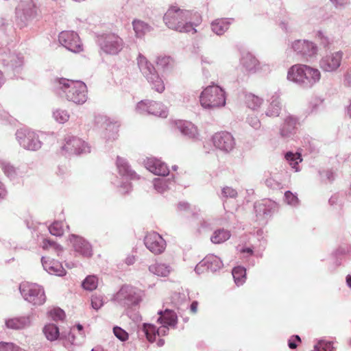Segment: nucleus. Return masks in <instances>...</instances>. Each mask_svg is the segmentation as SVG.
Returning <instances> with one entry per match:
<instances>
[{
	"mask_svg": "<svg viewBox=\"0 0 351 351\" xmlns=\"http://www.w3.org/2000/svg\"><path fill=\"white\" fill-rule=\"evenodd\" d=\"M41 262L43 269L49 274L58 276L66 275V270L60 262L47 257H42Z\"/></svg>",
	"mask_w": 351,
	"mask_h": 351,
	"instance_id": "obj_26",
	"label": "nucleus"
},
{
	"mask_svg": "<svg viewBox=\"0 0 351 351\" xmlns=\"http://www.w3.org/2000/svg\"><path fill=\"white\" fill-rule=\"evenodd\" d=\"M18 348L13 343L0 342V351H16Z\"/></svg>",
	"mask_w": 351,
	"mask_h": 351,
	"instance_id": "obj_59",
	"label": "nucleus"
},
{
	"mask_svg": "<svg viewBox=\"0 0 351 351\" xmlns=\"http://www.w3.org/2000/svg\"><path fill=\"white\" fill-rule=\"evenodd\" d=\"M104 305L103 298L101 295H93L91 306L95 310H99Z\"/></svg>",
	"mask_w": 351,
	"mask_h": 351,
	"instance_id": "obj_57",
	"label": "nucleus"
},
{
	"mask_svg": "<svg viewBox=\"0 0 351 351\" xmlns=\"http://www.w3.org/2000/svg\"><path fill=\"white\" fill-rule=\"evenodd\" d=\"M69 241L77 255L84 258H90L93 256V246L85 238L71 234L69 237Z\"/></svg>",
	"mask_w": 351,
	"mask_h": 351,
	"instance_id": "obj_15",
	"label": "nucleus"
},
{
	"mask_svg": "<svg viewBox=\"0 0 351 351\" xmlns=\"http://www.w3.org/2000/svg\"><path fill=\"white\" fill-rule=\"evenodd\" d=\"M59 43L66 49L74 53L82 51V45L78 34L73 31H63L58 36Z\"/></svg>",
	"mask_w": 351,
	"mask_h": 351,
	"instance_id": "obj_16",
	"label": "nucleus"
},
{
	"mask_svg": "<svg viewBox=\"0 0 351 351\" xmlns=\"http://www.w3.org/2000/svg\"><path fill=\"white\" fill-rule=\"evenodd\" d=\"M232 21V19L228 18L216 19L210 24L211 30L217 36H221L229 29Z\"/></svg>",
	"mask_w": 351,
	"mask_h": 351,
	"instance_id": "obj_32",
	"label": "nucleus"
},
{
	"mask_svg": "<svg viewBox=\"0 0 351 351\" xmlns=\"http://www.w3.org/2000/svg\"><path fill=\"white\" fill-rule=\"evenodd\" d=\"M101 119H105L104 123L105 130L102 133L103 138L106 141H114L117 138L118 136V125L110 121L106 117H101Z\"/></svg>",
	"mask_w": 351,
	"mask_h": 351,
	"instance_id": "obj_33",
	"label": "nucleus"
},
{
	"mask_svg": "<svg viewBox=\"0 0 351 351\" xmlns=\"http://www.w3.org/2000/svg\"><path fill=\"white\" fill-rule=\"evenodd\" d=\"M177 128L189 138L196 139L198 136L197 127L191 122L179 120L176 122Z\"/></svg>",
	"mask_w": 351,
	"mask_h": 351,
	"instance_id": "obj_30",
	"label": "nucleus"
},
{
	"mask_svg": "<svg viewBox=\"0 0 351 351\" xmlns=\"http://www.w3.org/2000/svg\"><path fill=\"white\" fill-rule=\"evenodd\" d=\"M344 83L348 86H351V67L348 70L344 75Z\"/></svg>",
	"mask_w": 351,
	"mask_h": 351,
	"instance_id": "obj_64",
	"label": "nucleus"
},
{
	"mask_svg": "<svg viewBox=\"0 0 351 351\" xmlns=\"http://www.w3.org/2000/svg\"><path fill=\"white\" fill-rule=\"evenodd\" d=\"M276 208V204L269 199H263L256 202L254 206L258 220L270 217Z\"/></svg>",
	"mask_w": 351,
	"mask_h": 351,
	"instance_id": "obj_22",
	"label": "nucleus"
},
{
	"mask_svg": "<svg viewBox=\"0 0 351 351\" xmlns=\"http://www.w3.org/2000/svg\"><path fill=\"white\" fill-rule=\"evenodd\" d=\"M202 260L203 264L206 265V270L213 273L219 271L223 266L220 258L214 254H208Z\"/></svg>",
	"mask_w": 351,
	"mask_h": 351,
	"instance_id": "obj_34",
	"label": "nucleus"
},
{
	"mask_svg": "<svg viewBox=\"0 0 351 351\" xmlns=\"http://www.w3.org/2000/svg\"><path fill=\"white\" fill-rule=\"evenodd\" d=\"M169 326L161 324L158 328L152 324H143L141 331L145 335L147 340L150 342L155 341L156 336H165L169 332Z\"/></svg>",
	"mask_w": 351,
	"mask_h": 351,
	"instance_id": "obj_23",
	"label": "nucleus"
},
{
	"mask_svg": "<svg viewBox=\"0 0 351 351\" xmlns=\"http://www.w3.org/2000/svg\"><path fill=\"white\" fill-rule=\"evenodd\" d=\"M231 237L229 230L224 228L215 230L210 237V241L214 244H221L228 240Z\"/></svg>",
	"mask_w": 351,
	"mask_h": 351,
	"instance_id": "obj_37",
	"label": "nucleus"
},
{
	"mask_svg": "<svg viewBox=\"0 0 351 351\" xmlns=\"http://www.w3.org/2000/svg\"><path fill=\"white\" fill-rule=\"evenodd\" d=\"M343 53L341 51L326 53L319 60L320 69L325 72H335L341 66Z\"/></svg>",
	"mask_w": 351,
	"mask_h": 351,
	"instance_id": "obj_18",
	"label": "nucleus"
},
{
	"mask_svg": "<svg viewBox=\"0 0 351 351\" xmlns=\"http://www.w3.org/2000/svg\"><path fill=\"white\" fill-rule=\"evenodd\" d=\"M234 282L237 286L242 285L246 280V269L243 267H234L232 271Z\"/></svg>",
	"mask_w": 351,
	"mask_h": 351,
	"instance_id": "obj_42",
	"label": "nucleus"
},
{
	"mask_svg": "<svg viewBox=\"0 0 351 351\" xmlns=\"http://www.w3.org/2000/svg\"><path fill=\"white\" fill-rule=\"evenodd\" d=\"M49 231L51 234L56 237H61L63 235V223L60 221H56L49 226Z\"/></svg>",
	"mask_w": 351,
	"mask_h": 351,
	"instance_id": "obj_47",
	"label": "nucleus"
},
{
	"mask_svg": "<svg viewBox=\"0 0 351 351\" xmlns=\"http://www.w3.org/2000/svg\"><path fill=\"white\" fill-rule=\"evenodd\" d=\"M240 62L243 67L249 72H255L258 64V60L250 53H243Z\"/></svg>",
	"mask_w": 351,
	"mask_h": 351,
	"instance_id": "obj_35",
	"label": "nucleus"
},
{
	"mask_svg": "<svg viewBox=\"0 0 351 351\" xmlns=\"http://www.w3.org/2000/svg\"><path fill=\"white\" fill-rule=\"evenodd\" d=\"M132 26L136 36L138 38H143L145 34L153 30V27L149 24L141 20L134 19L132 21Z\"/></svg>",
	"mask_w": 351,
	"mask_h": 351,
	"instance_id": "obj_36",
	"label": "nucleus"
},
{
	"mask_svg": "<svg viewBox=\"0 0 351 351\" xmlns=\"http://www.w3.org/2000/svg\"><path fill=\"white\" fill-rule=\"evenodd\" d=\"M298 117L288 114L283 119V122L280 127V135L284 138H292L297 132L298 126L300 125Z\"/></svg>",
	"mask_w": 351,
	"mask_h": 351,
	"instance_id": "obj_21",
	"label": "nucleus"
},
{
	"mask_svg": "<svg viewBox=\"0 0 351 351\" xmlns=\"http://www.w3.org/2000/svg\"><path fill=\"white\" fill-rule=\"evenodd\" d=\"M49 315L54 321H62L65 317L64 311L59 307L53 308L49 311Z\"/></svg>",
	"mask_w": 351,
	"mask_h": 351,
	"instance_id": "obj_49",
	"label": "nucleus"
},
{
	"mask_svg": "<svg viewBox=\"0 0 351 351\" xmlns=\"http://www.w3.org/2000/svg\"><path fill=\"white\" fill-rule=\"evenodd\" d=\"M320 178L323 182H331L335 180V173L332 171L326 169L319 171Z\"/></svg>",
	"mask_w": 351,
	"mask_h": 351,
	"instance_id": "obj_52",
	"label": "nucleus"
},
{
	"mask_svg": "<svg viewBox=\"0 0 351 351\" xmlns=\"http://www.w3.org/2000/svg\"><path fill=\"white\" fill-rule=\"evenodd\" d=\"M323 101L319 98L313 99L309 104L311 108V112H315L318 110L319 106L322 105Z\"/></svg>",
	"mask_w": 351,
	"mask_h": 351,
	"instance_id": "obj_60",
	"label": "nucleus"
},
{
	"mask_svg": "<svg viewBox=\"0 0 351 351\" xmlns=\"http://www.w3.org/2000/svg\"><path fill=\"white\" fill-rule=\"evenodd\" d=\"M142 291L132 285H124L113 295V300L120 306L131 308L142 301Z\"/></svg>",
	"mask_w": 351,
	"mask_h": 351,
	"instance_id": "obj_6",
	"label": "nucleus"
},
{
	"mask_svg": "<svg viewBox=\"0 0 351 351\" xmlns=\"http://www.w3.org/2000/svg\"><path fill=\"white\" fill-rule=\"evenodd\" d=\"M98 285V279L95 276H88L82 282V287L88 291L95 290Z\"/></svg>",
	"mask_w": 351,
	"mask_h": 351,
	"instance_id": "obj_46",
	"label": "nucleus"
},
{
	"mask_svg": "<svg viewBox=\"0 0 351 351\" xmlns=\"http://www.w3.org/2000/svg\"><path fill=\"white\" fill-rule=\"evenodd\" d=\"M113 333L114 336L121 341H125L128 339V333L119 326H114L113 328Z\"/></svg>",
	"mask_w": 351,
	"mask_h": 351,
	"instance_id": "obj_53",
	"label": "nucleus"
},
{
	"mask_svg": "<svg viewBox=\"0 0 351 351\" xmlns=\"http://www.w3.org/2000/svg\"><path fill=\"white\" fill-rule=\"evenodd\" d=\"M246 121L254 130H258L261 127V121L256 116H248Z\"/></svg>",
	"mask_w": 351,
	"mask_h": 351,
	"instance_id": "obj_58",
	"label": "nucleus"
},
{
	"mask_svg": "<svg viewBox=\"0 0 351 351\" xmlns=\"http://www.w3.org/2000/svg\"><path fill=\"white\" fill-rule=\"evenodd\" d=\"M137 64L143 76L150 84L152 88L158 93H162L165 88V84L154 65L141 53L138 56Z\"/></svg>",
	"mask_w": 351,
	"mask_h": 351,
	"instance_id": "obj_5",
	"label": "nucleus"
},
{
	"mask_svg": "<svg viewBox=\"0 0 351 351\" xmlns=\"http://www.w3.org/2000/svg\"><path fill=\"white\" fill-rule=\"evenodd\" d=\"M291 47L297 56L304 60L315 57L318 51L317 45L308 40H295Z\"/></svg>",
	"mask_w": 351,
	"mask_h": 351,
	"instance_id": "obj_14",
	"label": "nucleus"
},
{
	"mask_svg": "<svg viewBox=\"0 0 351 351\" xmlns=\"http://www.w3.org/2000/svg\"><path fill=\"white\" fill-rule=\"evenodd\" d=\"M14 32L13 25L8 20H0V64L11 77H19L24 65V56L21 53H10L6 47L9 36Z\"/></svg>",
	"mask_w": 351,
	"mask_h": 351,
	"instance_id": "obj_1",
	"label": "nucleus"
},
{
	"mask_svg": "<svg viewBox=\"0 0 351 351\" xmlns=\"http://www.w3.org/2000/svg\"><path fill=\"white\" fill-rule=\"evenodd\" d=\"M149 270L158 276H167L170 273V267L165 263H156L150 265Z\"/></svg>",
	"mask_w": 351,
	"mask_h": 351,
	"instance_id": "obj_43",
	"label": "nucleus"
},
{
	"mask_svg": "<svg viewBox=\"0 0 351 351\" xmlns=\"http://www.w3.org/2000/svg\"><path fill=\"white\" fill-rule=\"evenodd\" d=\"M26 169L25 165L15 167L8 160H0V169L13 182H18L26 174Z\"/></svg>",
	"mask_w": 351,
	"mask_h": 351,
	"instance_id": "obj_20",
	"label": "nucleus"
},
{
	"mask_svg": "<svg viewBox=\"0 0 351 351\" xmlns=\"http://www.w3.org/2000/svg\"><path fill=\"white\" fill-rule=\"evenodd\" d=\"M285 201L287 204L292 206H296L299 204V199L297 195L290 191H287L285 193Z\"/></svg>",
	"mask_w": 351,
	"mask_h": 351,
	"instance_id": "obj_51",
	"label": "nucleus"
},
{
	"mask_svg": "<svg viewBox=\"0 0 351 351\" xmlns=\"http://www.w3.org/2000/svg\"><path fill=\"white\" fill-rule=\"evenodd\" d=\"M38 16L34 0H21L16 8L17 25L20 28L27 26Z\"/></svg>",
	"mask_w": 351,
	"mask_h": 351,
	"instance_id": "obj_7",
	"label": "nucleus"
},
{
	"mask_svg": "<svg viewBox=\"0 0 351 351\" xmlns=\"http://www.w3.org/2000/svg\"><path fill=\"white\" fill-rule=\"evenodd\" d=\"M5 324L7 328L12 330H23L32 324V315L16 317L5 319Z\"/></svg>",
	"mask_w": 351,
	"mask_h": 351,
	"instance_id": "obj_27",
	"label": "nucleus"
},
{
	"mask_svg": "<svg viewBox=\"0 0 351 351\" xmlns=\"http://www.w3.org/2000/svg\"><path fill=\"white\" fill-rule=\"evenodd\" d=\"M19 291L24 300L34 306L43 305L46 301L44 289L37 284L21 283Z\"/></svg>",
	"mask_w": 351,
	"mask_h": 351,
	"instance_id": "obj_8",
	"label": "nucleus"
},
{
	"mask_svg": "<svg viewBox=\"0 0 351 351\" xmlns=\"http://www.w3.org/2000/svg\"><path fill=\"white\" fill-rule=\"evenodd\" d=\"M8 191L5 184L0 181V202L7 197Z\"/></svg>",
	"mask_w": 351,
	"mask_h": 351,
	"instance_id": "obj_63",
	"label": "nucleus"
},
{
	"mask_svg": "<svg viewBox=\"0 0 351 351\" xmlns=\"http://www.w3.org/2000/svg\"><path fill=\"white\" fill-rule=\"evenodd\" d=\"M159 315L157 319V322L160 324L168 325L171 328H176L178 324V316L176 313L171 309L166 308L165 310H159L158 311Z\"/></svg>",
	"mask_w": 351,
	"mask_h": 351,
	"instance_id": "obj_28",
	"label": "nucleus"
},
{
	"mask_svg": "<svg viewBox=\"0 0 351 351\" xmlns=\"http://www.w3.org/2000/svg\"><path fill=\"white\" fill-rule=\"evenodd\" d=\"M97 43L102 51L109 55H117L123 48L124 42L114 33L103 34L98 37Z\"/></svg>",
	"mask_w": 351,
	"mask_h": 351,
	"instance_id": "obj_9",
	"label": "nucleus"
},
{
	"mask_svg": "<svg viewBox=\"0 0 351 351\" xmlns=\"http://www.w3.org/2000/svg\"><path fill=\"white\" fill-rule=\"evenodd\" d=\"M65 143L62 149L68 154L81 155L90 152V147L82 139L73 136L65 137Z\"/></svg>",
	"mask_w": 351,
	"mask_h": 351,
	"instance_id": "obj_12",
	"label": "nucleus"
},
{
	"mask_svg": "<svg viewBox=\"0 0 351 351\" xmlns=\"http://www.w3.org/2000/svg\"><path fill=\"white\" fill-rule=\"evenodd\" d=\"M172 182L173 180H171L170 178H166L165 176H162V178L154 180V186L158 192L162 193L169 188V185Z\"/></svg>",
	"mask_w": 351,
	"mask_h": 351,
	"instance_id": "obj_45",
	"label": "nucleus"
},
{
	"mask_svg": "<svg viewBox=\"0 0 351 351\" xmlns=\"http://www.w3.org/2000/svg\"><path fill=\"white\" fill-rule=\"evenodd\" d=\"M136 110L139 114H149L164 118L168 115L167 107L160 102L154 101H141L137 104Z\"/></svg>",
	"mask_w": 351,
	"mask_h": 351,
	"instance_id": "obj_13",
	"label": "nucleus"
},
{
	"mask_svg": "<svg viewBox=\"0 0 351 351\" xmlns=\"http://www.w3.org/2000/svg\"><path fill=\"white\" fill-rule=\"evenodd\" d=\"M245 103L249 108L256 110H258L263 104V99L250 93H245Z\"/></svg>",
	"mask_w": 351,
	"mask_h": 351,
	"instance_id": "obj_38",
	"label": "nucleus"
},
{
	"mask_svg": "<svg viewBox=\"0 0 351 351\" xmlns=\"http://www.w3.org/2000/svg\"><path fill=\"white\" fill-rule=\"evenodd\" d=\"M314 349L315 351H332L333 346L331 341L320 340L315 345Z\"/></svg>",
	"mask_w": 351,
	"mask_h": 351,
	"instance_id": "obj_50",
	"label": "nucleus"
},
{
	"mask_svg": "<svg viewBox=\"0 0 351 351\" xmlns=\"http://www.w3.org/2000/svg\"><path fill=\"white\" fill-rule=\"evenodd\" d=\"M145 168L152 173L160 176L169 175V170L167 165L156 158H147L144 160Z\"/></svg>",
	"mask_w": 351,
	"mask_h": 351,
	"instance_id": "obj_25",
	"label": "nucleus"
},
{
	"mask_svg": "<svg viewBox=\"0 0 351 351\" xmlns=\"http://www.w3.org/2000/svg\"><path fill=\"white\" fill-rule=\"evenodd\" d=\"M212 140L214 146L225 153L232 152L236 145L235 139L232 134L226 131L215 133Z\"/></svg>",
	"mask_w": 351,
	"mask_h": 351,
	"instance_id": "obj_17",
	"label": "nucleus"
},
{
	"mask_svg": "<svg viewBox=\"0 0 351 351\" xmlns=\"http://www.w3.org/2000/svg\"><path fill=\"white\" fill-rule=\"evenodd\" d=\"M145 247L154 254H162L167 246L165 240L156 232H148L144 238Z\"/></svg>",
	"mask_w": 351,
	"mask_h": 351,
	"instance_id": "obj_19",
	"label": "nucleus"
},
{
	"mask_svg": "<svg viewBox=\"0 0 351 351\" xmlns=\"http://www.w3.org/2000/svg\"><path fill=\"white\" fill-rule=\"evenodd\" d=\"M265 185L273 190L280 189L282 187V180L277 173H271L265 180Z\"/></svg>",
	"mask_w": 351,
	"mask_h": 351,
	"instance_id": "obj_41",
	"label": "nucleus"
},
{
	"mask_svg": "<svg viewBox=\"0 0 351 351\" xmlns=\"http://www.w3.org/2000/svg\"><path fill=\"white\" fill-rule=\"evenodd\" d=\"M43 331L46 338L51 341L56 340L61 336L58 327L54 324L45 325Z\"/></svg>",
	"mask_w": 351,
	"mask_h": 351,
	"instance_id": "obj_39",
	"label": "nucleus"
},
{
	"mask_svg": "<svg viewBox=\"0 0 351 351\" xmlns=\"http://www.w3.org/2000/svg\"><path fill=\"white\" fill-rule=\"evenodd\" d=\"M16 138L19 145L29 151H37L42 147L38 134L29 129H19L16 132Z\"/></svg>",
	"mask_w": 351,
	"mask_h": 351,
	"instance_id": "obj_10",
	"label": "nucleus"
},
{
	"mask_svg": "<svg viewBox=\"0 0 351 351\" xmlns=\"http://www.w3.org/2000/svg\"><path fill=\"white\" fill-rule=\"evenodd\" d=\"M285 159L289 162V165L295 170L299 171V163L302 161V156L300 153H293L292 152H287L285 156Z\"/></svg>",
	"mask_w": 351,
	"mask_h": 351,
	"instance_id": "obj_40",
	"label": "nucleus"
},
{
	"mask_svg": "<svg viewBox=\"0 0 351 351\" xmlns=\"http://www.w3.org/2000/svg\"><path fill=\"white\" fill-rule=\"evenodd\" d=\"M351 254V245L343 244L340 245L335 251L336 256H345Z\"/></svg>",
	"mask_w": 351,
	"mask_h": 351,
	"instance_id": "obj_56",
	"label": "nucleus"
},
{
	"mask_svg": "<svg viewBox=\"0 0 351 351\" xmlns=\"http://www.w3.org/2000/svg\"><path fill=\"white\" fill-rule=\"evenodd\" d=\"M173 61L170 56H158L156 60V65L158 69L163 72L169 71L173 68Z\"/></svg>",
	"mask_w": 351,
	"mask_h": 351,
	"instance_id": "obj_44",
	"label": "nucleus"
},
{
	"mask_svg": "<svg viewBox=\"0 0 351 351\" xmlns=\"http://www.w3.org/2000/svg\"><path fill=\"white\" fill-rule=\"evenodd\" d=\"M282 106L280 101V96L274 93L269 101V104L265 110V114L268 117H277L280 115Z\"/></svg>",
	"mask_w": 351,
	"mask_h": 351,
	"instance_id": "obj_31",
	"label": "nucleus"
},
{
	"mask_svg": "<svg viewBox=\"0 0 351 351\" xmlns=\"http://www.w3.org/2000/svg\"><path fill=\"white\" fill-rule=\"evenodd\" d=\"M201 63L202 64L203 74L207 77L208 75V71L206 69L204 64H211L213 63V61L208 57L202 56Z\"/></svg>",
	"mask_w": 351,
	"mask_h": 351,
	"instance_id": "obj_62",
	"label": "nucleus"
},
{
	"mask_svg": "<svg viewBox=\"0 0 351 351\" xmlns=\"http://www.w3.org/2000/svg\"><path fill=\"white\" fill-rule=\"evenodd\" d=\"M299 342H301L300 336L298 335H292L288 340V346L290 349H295Z\"/></svg>",
	"mask_w": 351,
	"mask_h": 351,
	"instance_id": "obj_61",
	"label": "nucleus"
},
{
	"mask_svg": "<svg viewBox=\"0 0 351 351\" xmlns=\"http://www.w3.org/2000/svg\"><path fill=\"white\" fill-rule=\"evenodd\" d=\"M53 116L56 121L60 123H64L69 119V114L67 111L62 109H57L53 111Z\"/></svg>",
	"mask_w": 351,
	"mask_h": 351,
	"instance_id": "obj_48",
	"label": "nucleus"
},
{
	"mask_svg": "<svg viewBox=\"0 0 351 351\" xmlns=\"http://www.w3.org/2000/svg\"><path fill=\"white\" fill-rule=\"evenodd\" d=\"M320 78L321 73L319 69L305 65L301 87L303 88H311L319 82Z\"/></svg>",
	"mask_w": 351,
	"mask_h": 351,
	"instance_id": "obj_24",
	"label": "nucleus"
},
{
	"mask_svg": "<svg viewBox=\"0 0 351 351\" xmlns=\"http://www.w3.org/2000/svg\"><path fill=\"white\" fill-rule=\"evenodd\" d=\"M54 89L60 97H65L69 101L83 104L87 100V87L81 81H72L66 78L56 79Z\"/></svg>",
	"mask_w": 351,
	"mask_h": 351,
	"instance_id": "obj_2",
	"label": "nucleus"
},
{
	"mask_svg": "<svg viewBox=\"0 0 351 351\" xmlns=\"http://www.w3.org/2000/svg\"><path fill=\"white\" fill-rule=\"evenodd\" d=\"M237 196V192L235 189L230 186L223 187L221 189V198L222 199L226 198H235Z\"/></svg>",
	"mask_w": 351,
	"mask_h": 351,
	"instance_id": "obj_54",
	"label": "nucleus"
},
{
	"mask_svg": "<svg viewBox=\"0 0 351 351\" xmlns=\"http://www.w3.org/2000/svg\"><path fill=\"white\" fill-rule=\"evenodd\" d=\"M226 99L224 90L217 85L207 86L199 96L202 106L206 109L224 106L226 105Z\"/></svg>",
	"mask_w": 351,
	"mask_h": 351,
	"instance_id": "obj_4",
	"label": "nucleus"
},
{
	"mask_svg": "<svg viewBox=\"0 0 351 351\" xmlns=\"http://www.w3.org/2000/svg\"><path fill=\"white\" fill-rule=\"evenodd\" d=\"M304 66L305 64H300L291 66L287 71V80L301 87L303 75L304 73Z\"/></svg>",
	"mask_w": 351,
	"mask_h": 351,
	"instance_id": "obj_29",
	"label": "nucleus"
},
{
	"mask_svg": "<svg viewBox=\"0 0 351 351\" xmlns=\"http://www.w3.org/2000/svg\"><path fill=\"white\" fill-rule=\"evenodd\" d=\"M116 165L119 175L126 180V181L122 182L120 185L117 184V186L120 187V191L122 193H128L132 189L131 183L128 180H138L139 176L130 169L128 161L123 158L117 156Z\"/></svg>",
	"mask_w": 351,
	"mask_h": 351,
	"instance_id": "obj_11",
	"label": "nucleus"
},
{
	"mask_svg": "<svg viewBox=\"0 0 351 351\" xmlns=\"http://www.w3.org/2000/svg\"><path fill=\"white\" fill-rule=\"evenodd\" d=\"M43 249H53L58 252L62 250L60 245L58 244L56 241L50 239H45L43 241Z\"/></svg>",
	"mask_w": 351,
	"mask_h": 351,
	"instance_id": "obj_55",
	"label": "nucleus"
},
{
	"mask_svg": "<svg viewBox=\"0 0 351 351\" xmlns=\"http://www.w3.org/2000/svg\"><path fill=\"white\" fill-rule=\"evenodd\" d=\"M191 16L192 13L189 10L171 6L165 14L163 21L169 29L183 33L194 34L196 29L191 22Z\"/></svg>",
	"mask_w": 351,
	"mask_h": 351,
	"instance_id": "obj_3",
	"label": "nucleus"
}]
</instances>
